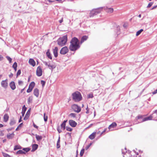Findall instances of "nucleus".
Masks as SVG:
<instances>
[{"label":"nucleus","instance_id":"nucleus-62","mask_svg":"<svg viewBox=\"0 0 157 157\" xmlns=\"http://www.w3.org/2000/svg\"><path fill=\"white\" fill-rule=\"evenodd\" d=\"M3 126V125L2 124H0V128L2 127Z\"/></svg>","mask_w":157,"mask_h":157},{"label":"nucleus","instance_id":"nucleus-11","mask_svg":"<svg viewBox=\"0 0 157 157\" xmlns=\"http://www.w3.org/2000/svg\"><path fill=\"white\" fill-rule=\"evenodd\" d=\"M69 122L70 125L72 127H75L77 125V123L74 120H70Z\"/></svg>","mask_w":157,"mask_h":157},{"label":"nucleus","instance_id":"nucleus-37","mask_svg":"<svg viewBox=\"0 0 157 157\" xmlns=\"http://www.w3.org/2000/svg\"><path fill=\"white\" fill-rule=\"evenodd\" d=\"M94 97L93 95L92 94H90L87 95V98H92Z\"/></svg>","mask_w":157,"mask_h":157},{"label":"nucleus","instance_id":"nucleus-42","mask_svg":"<svg viewBox=\"0 0 157 157\" xmlns=\"http://www.w3.org/2000/svg\"><path fill=\"white\" fill-rule=\"evenodd\" d=\"M2 154L4 157H10V156L6 153H3Z\"/></svg>","mask_w":157,"mask_h":157},{"label":"nucleus","instance_id":"nucleus-5","mask_svg":"<svg viewBox=\"0 0 157 157\" xmlns=\"http://www.w3.org/2000/svg\"><path fill=\"white\" fill-rule=\"evenodd\" d=\"M102 9V7H100L98 9H93L90 11L89 16L92 17L96 15L101 12Z\"/></svg>","mask_w":157,"mask_h":157},{"label":"nucleus","instance_id":"nucleus-49","mask_svg":"<svg viewBox=\"0 0 157 157\" xmlns=\"http://www.w3.org/2000/svg\"><path fill=\"white\" fill-rule=\"evenodd\" d=\"M18 83L19 85H21L23 84V82L21 80H19L18 82Z\"/></svg>","mask_w":157,"mask_h":157},{"label":"nucleus","instance_id":"nucleus-18","mask_svg":"<svg viewBox=\"0 0 157 157\" xmlns=\"http://www.w3.org/2000/svg\"><path fill=\"white\" fill-rule=\"evenodd\" d=\"M88 38V36H84L81 37L80 41V44L82 43L84 41L86 40Z\"/></svg>","mask_w":157,"mask_h":157},{"label":"nucleus","instance_id":"nucleus-12","mask_svg":"<svg viewBox=\"0 0 157 157\" xmlns=\"http://www.w3.org/2000/svg\"><path fill=\"white\" fill-rule=\"evenodd\" d=\"M7 79L3 80L1 82L2 86L5 89H6L8 86V83L7 82Z\"/></svg>","mask_w":157,"mask_h":157},{"label":"nucleus","instance_id":"nucleus-26","mask_svg":"<svg viewBox=\"0 0 157 157\" xmlns=\"http://www.w3.org/2000/svg\"><path fill=\"white\" fill-rule=\"evenodd\" d=\"M46 55L47 57L50 59H52V55L49 52V50L48 49V51L46 52Z\"/></svg>","mask_w":157,"mask_h":157},{"label":"nucleus","instance_id":"nucleus-3","mask_svg":"<svg viewBox=\"0 0 157 157\" xmlns=\"http://www.w3.org/2000/svg\"><path fill=\"white\" fill-rule=\"evenodd\" d=\"M72 95L73 100L75 102L79 101L82 99V97L81 94L78 91L73 93Z\"/></svg>","mask_w":157,"mask_h":157},{"label":"nucleus","instance_id":"nucleus-4","mask_svg":"<svg viewBox=\"0 0 157 157\" xmlns=\"http://www.w3.org/2000/svg\"><path fill=\"white\" fill-rule=\"evenodd\" d=\"M67 41V37L66 35L59 39L57 41L59 45L62 46L65 45Z\"/></svg>","mask_w":157,"mask_h":157},{"label":"nucleus","instance_id":"nucleus-40","mask_svg":"<svg viewBox=\"0 0 157 157\" xmlns=\"http://www.w3.org/2000/svg\"><path fill=\"white\" fill-rule=\"evenodd\" d=\"M122 154H125V153L127 152V151H126V147H125L124 148V150L122 149Z\"/></svg>","mask_w":157,"mask_h":157},{"label":"nucleus","instance_id":"nucleus-53","mask_svg":"<svg viewBox=\"0 0 157 157\" xmlns=\"http://www.w3.org/2000/svg\"><path fill=\"white\" fill-rule=\"evenodd\" d=\"M157 93V89H156V90H155V91H154V92H152V94H156V93Z\"/></svg>","mask_w":157,"mask_h":157},{"label":"nucleus","instance_id":"nucleus-20","mask_svg":"<svg viewBox=\"0 0 157 157\" xmlns=\"http://www.w3.org/2000/svg\"><path fill=\"white\" fill-rule=\"evenodd\" d=\"M14 136V134L13 132L11 134H8L7 135V138L9 139H12L13 138Z\"/></svg>","mask_w":157,"mask_h":157},{"label":"nucleus","instance_id":"nucleus-63","mask_svg":"<svg viewBox=\"0 0 157 157\" xmlns=\"http://www.w3.org/2000/svg\"><path fill=\"white\" fill-rule=\"evenodd\" d=\"M106 129H105L101 133V134L103 133L104 132H105L106 131Z\"/></svg>","mask_w":157,"mask_h":157},{"label":"nucleus","instance_id":"nucleus-13","mask_svg":"<svg viewBox=\"0 0 157 157\" xmlns=\"http://www.w3.org/2000/svg\"><path fill=\"white\" fill-rule=\"evenodd\" d=\"M58 48L57 47H55L53 49V53L55 57L56 58L58 56Z\"/></svg>","mask_w":157,"mask_h":157},{"label":"nucleus","instance_id":"nucleus-33","mask_svg":"<svg viewBox=\"0 0 157 157\" xmlns=\"http://www.w3.org/2000/svg\"><path fill=\"white\" fill-rule=\"evenodd\" d=\"M22 150L23 151L25 152L26 153V152H28L30 150V149L29 147L24 148H23Z\"/></svg>","mask_w":157,"mask_h":157},{"label":"nucleus","instance_id":"nucleus-6","mask_svg":"<svg viewBox=\"0 0 157 157\" xmlns=\"http://www.w3.org/2000/svg\"><path fill=\"white\" fill-rule=\"evenodd\" d=\"M72 109L75 112L78 113L81 110V108L80 106L76 104H73L72 105Z\"/></svg>","mask_w":157,"mask_h":157},{"label":"nucleus","instance_id":"nucleus-2","mask_svg":"<svg viewBox=\"0 0 157 157\" xmlns=\"http://www.w3.org/2000/svg\"><path fill=\"white\" fill-rule=\"evenodd\" d=\"M157 110H155L154 111V113L150 115L149 116L143 118V116H138L136 117L137 119L139 120L138 122L139 123L142 122L147 121L150 120L152 119V118L154 119V120H156V119H155V118H154V117L155 116V115H157Z\"/></svg>","mask_w":157,"mask_h":157},{"label":"nucleus","instance_id":"nucleus-35","mask_svg":"<svg viewBox=\"0 0 157 157\" xmlns=\"http://www.w3.org/2000/svg\"><path fill=\"white\" fill-rule=\"evenodd\" d=\"M46 114L45 113L44 114V120L45 122H46L48 120V116H46Z\"/></svg>","mask_w":157,"mask_h":157},{"label":"nucleus","instance_id":"nucleus-16","mask_svg":"<svg viewBox=\"0 0 157 157\" xmlns=\"http://www.w3.org/2000/svg\"><path fill=\"white\" fill-rule=\"evenodd\" d=\"M104 9L108 13H112L113 12V10L112 8H108L107 7H104Z\"/></svg>","mask_w":157,"mask_h":157},{"label":"nucleus","instance_id":"nucleus-34","mask_svg":"<svg viewBox=\"0 0 157 157\" xmlns=\"http://www.w3.org/2000/svg\"><path fill=\"white\" fill-rule=\"evenodd\" d=\"M85 150L84 148L82 149L80 152V155L81 156H82Z\"/></svg>","mask_w":157,"mask_h":157},{"label":"nucleus","instance_id":"nucleus-23","mask_svg":"<svg viewBox=\"0 0 157 157\" xmlns=\"http://www.w3.org/2000/svg\"><path fill=\"white\" fill-rule=\"evenodd\" d=\"M38 145L37 144H35L32 145V151H34L36 150L38 148Z\"/></svg>","mask_w":157,"mask_h":157},{"label":"nucleus","instance_id":"nucleus-54","mask_svg":"<svg viewBox=\"0 0 157 157\" xmlns=\"http://www.w3.org/2000/svg\"><path fill=\"white\" fill-rule=\"evenodd\" d=\"M67 120H64L63 122L62 123L64 124H65L66 125V122H67Z\"/></svg>","mask_w":157,"mask_h":157},{"label":"nucleus","instance_id":"nucleus-22","mask_svg":"<svg viewBox=\"0 0 157 157\" xmlns=\"http://www.w3.org/2000/svg\"><path fill=\"white\" fill-rule=\"evenodd\" d=\"M96 133V132H93L89 136V138L91 140H93L95 137Z\"/></svg>","mask_w":157,"mask_h":157},{"label":"nucleus","instance_id":"nucleus-31","mask_svg":"<svg viewBox=\"0 0 157 157\" xmlns=\"http://www.w3.org/2000/svg\"><path fill=\"white\" fill-rule=\"evenodd\" d=\"M29 111L30 112L29 109L28 110L27 112L25 117H24V119L25 120H27L28 119V117H29V114L28 116V112H29Z\"/></svg>","mask_w":157,"mask_h":157},{"label":"nucleus","instance_id":"nucleus-36","mask_svg":"<svg viewBox=\"0 0 157 157\" xmlns=\"http://www.w3.org/2000/svg\"><path fill=\"white\" fill-rule=\"evenodd\" d=\"M6 58L9 61V63H10L12 62V59L9 56H6Z\"/></svg>","mask_w":157,"mask_h":157},{"label":"nucleus","instance_id":"nucleus-10","mask_svg":"<svg viewBox=\"0 0 157 157\" xmlns=\"http://www.w3.org/2000/svg\"><path fill=\"white\" fill-rule=\"evenodd\" d=\"M44 63L45 64V65L47 66L50 69H53L56 67L54 65H51L49 62H47L44 61Z\"/></svg>","mask_w":157,"mask_h":157},{"label":"nucleus","instance_id":"nucleus-24","mask_svg":"<svg viewBox=\"0 0 157 157\" xmlns=\"http://www.w3.org/2000/svg\"><path fill=\"white\" fill-rule=\"evenodd\" d=\"M117 125V124L115 122H113L112 124L109 125L108 128L110 129L112 128L115 127Z\"/></svg>","mask_w":157,"mask_h":157},{"label":"nucleus","instance_id":"nucleus-48","mask_svg":"<svg viewBox=\"0 0 157 157\" xmlns=\"http://www.w3.org/2000/svg\"><path fill=\"white\" fill-rule=\"evenodd\" d=\"M33 127L35 128H36V129H38V126H37V125H36L35 124V123L33 122Z\"/></svg>","mask_w":157,"mask_h":157},{"label":"nucleus","instance_id":"nucleus-64","mask_svg":"<svg viewBox=\"0 0 157 157\" xmlns=\"http://www.w3.org/2000/svg\"><path fill=\"white\" fill-rule=\"evenodd\" d=\"M17 67L13 68H14V70L15 71H17Z\"/></svg>","mask_w":157,"mask_h":157},{"label":"nucleus","instance_id":"nucleus-60","mask_svg":"<svg viewBox=\"0 0 157 157\" xmlns=\"http://www.w3.org/2000/svg\"><path fill=\"white\" fill-rule=\"evenodd\" d=\"M24 89H25V88H24V89H21V93H22L23 92V91L24 90Z\"/></svg>","mask_w":157,"mask_h":157},{"label":"nucleus","instance_id":"nucleus-21","mask_svg":"<svg viewBox=\"0 0 157 157\" xmlns=\"http://www.w3.org/2000/svg\"><path fill=\"white\" fill-rule=\"evenodd\" d=\"M4 121L5 122H7L9 119V116L7 114H5L3 117Z\"/></svg>","mask_w":157,"mask_h":157},{"label":"nucleus","instance_id":"nucleus-44","mask_svg":"<svg viewBox=\"0 0 157 157\" xmlns=\"http://www.w3.org/2000/svg\"><path fill=\"white\" fill-rule=\"evenodd\" d=\"M153 4V2H150L148 4V6H147V8H150L152 5Z\"/></svg>","mask_w":157,"mask_h":157},{"label":"nucleus","instance_id":"nucleus-9","mask_svg":"<svg viewBox=\"0 0 157 157\" xmlns=\"http://www.w3.org/2000/svg\"><path fill=\"white\" fill-rule=\"evenodd\" d=\"M36 74L38 77L41 76L42 75V69L40 66H39L37 68L36 70Z\"/></svg>","mask_w":157,"mask_h":157},{"label":"nucleus","instance_id":"nucleus-55","mask_svg":"<svg viewBox=\"0 0 157 157\" xmlns=\"http://www.w3.org/2000/svg\"><path fill=\"white\" fill-rule=\"evenodd\" d=\"M157 7V5L155 6H153L151 9V10L154 9L155 8H156Z\"/></svg>","mask_w":157,"mask_h":157},{"label":"nucleus","instance_id":"nucleus-61","mask_svg":"<svg viewBox=\"0 0 157 157\" xmlns=\"http://www.w3.org/2000/svg\"><path fill=\"white\" fill-rule=\"evenodd\" d=\"M117 30L118 31H119V30H120V28H119V26H117Z\"/></svg>","mask_w":157,"mask_h":157},{"label":"nucleus","instance_id":"nucleus-43","mask_svg":"<svg viewBox=\"0 0 157 157\" xmlns=\"http://www.w3.org/2000/svg\"><path fill=\"white\" fill-rule=\"evenodd\" d=\"M17 67V63L16 62H15L13 64V65L12 67L13 68Z\"/></svg>","mask_w":157,"mask_h":157},{"label":"nucleus","instance_id":"nucleus-30","mask_svg":"<svg viewBox=\"0 0 157 157\" xmlns=\"http://www.w3.org/2000/svg\"><path fill=\"white\" fill-rule=\"evenodd\" d=\"M22 148V147L19 145H15L14 148V150L16 151L18 149H20Z\"/></svg>","mask_w":157,"mask_h":157},{"label":"nucleus","instance_id":"nucleus-46","mask_svg":"<svg viewBox=\"0 0 157 157\" xmlns=\"http://www.w3.org/2000/svg\"><path fill=\"white\" fill-rule=\"evenodd\" d=\"M57 130L59 133H60L62 132V130L60 129L59 126H58L57 128Z\"/></svg>","mask_w":157,"mask_h":157},{"label":"nucleus","instance_id":"nucleus-25","mask_svg":"<svg viewBox=\"0 0 157 157\" xmlns=\"http://www.w3.org/2000/svg\"><path fill=\"white\" fill-rule=\"evenodd\" d=\"M16 123V121L14 118H12L10 120V126H12Z\"/></svg>","mask_w":157,"mask_h":157},{"label":"nucleus","instance_id":"nucleus-1","mask_svg":"<svg viewBox=\"0 0 157 157\" xmlns=\"http://www.w3.org/2000/svg\"><path fill=\"white\" fill-rule=\"evenodd\" d=\"M80 47L78 40L76 37L72 38L70 41L69 49L71 51H75Z\"/></svg>","mask_w":157,"mask_h":157},{"label":"nucleus","instance_id":"nucleus-27","mask_svg":"<svg viewBox=\"0 0 157 157\" xmlns=\"http://www.w3.org/2000/svg\"><path fill=\"white\" fill-rule=\"evenodd\" d=\"M25 154V151H23L22 150H19V151H17L16 153V154L18 155V154Z\"/></svg>","mask_w":157,"mask_h":157},{"label":"nucleus","instance_id":"nucleus-15","mask_svg":"<svg viewBox=\"0 0 157 157\" xmlns=\"http://www.w3.org/2000/svg\"><path fill=\"white\" fill-rule=\"evenodd\" d=\"M33 94L36 97H38L39 95V90L37 88H36L34 89Z\"/></svg>","mask_w":157,"mask_h":157},{"label":"nucleus","instance_id":"nucleus-50","mask_svg":"<svg viewBox=\"0 0 157 157\" xmlns=\"http://www.w3.org/2000/svg\"><path fill=\"white\" fill-rule=\"evenodd\" d=\"M30 100L32 101V98H31V97H29L28 100V103H30Z\"/></svg>","mask_w":157,"mask_h":157},{"label":"nucleus","instance_id":"nucleus-32","mask_svg":"<svg viewBox=\"0 0 157 157\" xmlns=\"http://www.w3.org/2000/svg\"><path fill=\"white\" fill-rule=\"evenodd\" d=\"M143 31V29H140L136 33V36H138L140 34V33Z\"/></svg>","mask_w":157,"mask_h":157},{"label":"nucleus","instance_id":"nucleus-56","mask_svg":"<svg viewBox=\"0 0 157 157\" xmlns=\"http://www.w3.org/2000/svg\"><path fill=\"white\" fill-rule=\"evenodd\" d=\"M21 119H22V117L21 116L20 117V119H19V121L18 122L19 123L21 121H22V120H21Z\"/></svg>","mask_w":157,"mask_h":157},{"label":"nucleus","instance_id":"nucleus-41","mask_svg":"<svg viewBox=\"0 0 157 157\" xmlns=\"http://www.w3.org/2000/svg\"><path fill=\"white\" fill-rule=\"evenodd\" d=\"M65 125V124H64L63 123L61 124V128H63V130H64L66 128Z\"/></svg>","mask_w":157,"mask_h":157},{"label":"nucleus","instance_id":"nucleus-7","mask_svg":"<svg viewBox=\"0 0 157 157\" xmlns=\"http://www.w3.org/2000/svg\"><path fill=\"white\" fill-rule=\"evenodd\" d=\"M35 85V83L34 82H31L29 84L28 89L27 90V92L30 93L32 90Z\"/></svg>","mask_w":157,"mask_h":157},{"label":"nucleus","instance_id":"nucleus-51","mask_svg":"<svg viewBox=\"0 0 157 157\" xmlns=\"http://www.w3.org/2000/svg\"><path fill=\"white\" fill-rule=\"evenodd\" d=\"M92 144L90 143V144H89L86 147V149L87 150L89 147H90L91 145Z\"/></svg>","mask_w":157,"mask_h":157},{"label":"nucleus","instance_id":"nucleus-19","mask_svg":"<svg viewBox=\"0 0 157 157\" xmlns=\"http://www.w3.org/2000/svg\"><path fill=\"white\" fill-rule=\"evenodd\" d=\"M27 109V108L25 107V105H24L22 108V110L21 112L22 116V117H23L25 115V112L26 111Z\"/></svg>","mask_w":157,"mask_h":157},{"label":"nucleus","instance_id":"nucleus-58","mask_svg":"<svg viewBox=\"0 0 157 157\" xmlns=\"http://www.w3.org/2000/svg\"><path fill=\"white\" fill-rule=\"evenodd\" d=\"M3 59V57L2 56L0 55V60H2Z\"/></svg>","mask_w":157,"mask_h":157},{"label":"nucleus","instance_id":"nucleus-14","mask_svg":"<svg viewBox=\"0 0 157 157\" xmlns=\"http://www.w3.org/2000/svg\"><path fill=\"white\" fill-rule=\"evenodd\" d=\"M10 86L12 90H14L16 88V86L15 82L13 81H12L10 83Z\"/></svg>","mask_w":157,"mask_h":157},{"label":"nucleus","instance_id":"nucleus-59","mask_svg":"<svg viewBox=\"0 0 157 157\" xmlns=\"http://www.w3.org/2000/svg\"><path fill=\"white\" fill-rule=\"evenodd\" d=\"M63 19H61V20H60L59 21V22L60 23H62V22H63Z\"/></svg>","mask_w":157,"mask_h":157},{"label":"nucleus","instance_id":"nucleus-45","mask_svg":"<svg viewBox=\"0 0 157 157\" xmlns=\"http://www.w3.org/2000/svg\"><path fill=\"white\" fill-rule=\"evenodd\" d=\"M76 114L74 113H71L70 114V116L73 117H76Z\"/></svg>","mask_w":157,"mask_h":157},{"label":"nucleus","instance_id":"nucleus-57","mask_svg":"<svg viewBox=\"0 0 157 157\" xmlns=\"http://www.w3.org/2000/svg\"><path fill=\"white\" fill-rule=\"evenodd\" d=\"M23 125V123H21V124H20L18 125V127H21L22 125Z\"/></svg>","mask_w":157,"mask_h":157},{"label":"nucleus","instance_id":"nucleus-52","mask_svg":"<svg viewBox=\"0 0 157 157\" xmlns=\"http://www.w3.org/2000/svg\"><path fill=\"white\" fill-rule=\"evenodd\" d=\"M13 76V74L11 73L9 75V76L10 78H12Z\"/></svg>","mask_w":157,"mask_h":157},{"label":"nucleus","instance_id":"nucleus-28","mask_svg":"<svg viewBox=\"0 0 157 157\" xmlns=\"http://www.w3.org/2000/svg\"><path fill=\"white\" fill-rule=\"evenodd\" d=\"M36 138L37 140L38 141L41 140L42 139V137L41 136L36 134Z\"/></svg>","mask_w":157,"mask_h":157},{"label":"nucleus","instance_id":"nucleus-39","mask_svg":"<svg viewBox=\"0 0 157 157\" xmlns=\"http://www.w3.org/2000/svg\"><path fill=\"white\" fill-rule=\"evenodd\" d=\"M41 84H42V87H43L45 86V82L43 80H41Z\"/></svg>","mask_w":157,"mask_h":157},{"label":"nucleus","instance_id":"nucleus-17","mask_svg":"<svg viewBox=\"0 0 157 157\" xmlns=\"http://www.w3.org/2000/svg\"><path fill=\"white\" fill-rule=\"evenodd\" d=\"M29 62L33 67H34L36 65V63L34 60L33 59H30L29 60Z\"/></svg>","mask_w":157,"mask_h":157},{"label":"nucleus","instance_id":"nucleus-47","mask_svg":"<svg viewBox=\"0 0 157 157\" xmlns=\"http://www.w3.org/2000/svg\"><path fill=\"white\" fill-rule=\"evenodd\" d=\"M21 74V70H19L17 71V75L18 76L20 75Z\"/></svg>","mask_w":157,"mask_h":157},{"label":"nucleus","instance_id":"nucleus-29","mask_svg":"<svg viewBox=\"0 0 157 157\" xmlns=\"http://www.w3.org/2000/svg\"><path fill=\"white\" fill-rule=\"evenodd\" d=\"M60 136H59L58 139L57 141V144H56V147L57 148H59L60 147Z\"/></svg>","mask_w":157,"mask_h":157},{"label":"nucleus","instance_id":"nucleus-38","mask_svg":"<svg viewBox=\"0 0 157 157\" xmlns=\"http://www.w3.org/2000/svg\"><path fill=\"white\" fill-rule=\"evenodd\" d=\"M66 128L67 131H70V132L72 131V129H73L72 128H71L70 127H67V126H66Z\"/></svg>","mask_w":157,"mask_h":157},{"label":"nucleus","instance_id":"nucleus-8","mask_svg":"<svg viewBox=\"0 0 157 157\" xmlns=\"http://www.w3.org/2000/svg\"><path fill=\"white\" fill-rule=\"evenodd\" d=\"M68 49L67 47L65 46L62 48L60 52V53L61 55H65L68 52Z\"/></svg>","mask_w":157,"mask_h":157}]
</instances>
